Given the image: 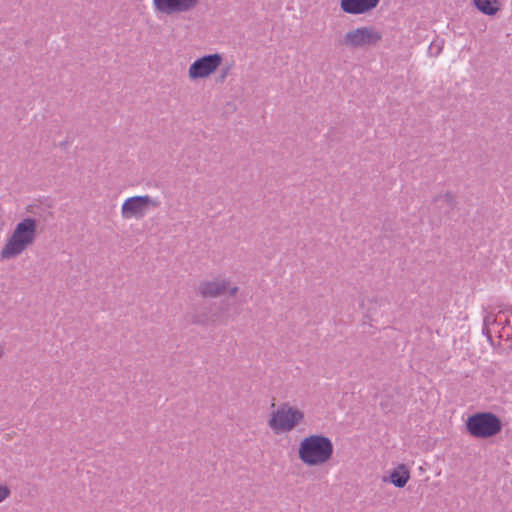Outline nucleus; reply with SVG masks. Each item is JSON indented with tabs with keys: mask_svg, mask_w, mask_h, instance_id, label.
I'll list each match as a JSON object with an SVG mask.
<instances>
[{
	"mask_svg": "<svg viewBox=\"0 0 512 512\" xmlns=\"http://www.w3.org/2000/svg\"><path fill=\"white\" fill-rule=\"evenodd\" d=\"M38 221L31 217L23 218L16 225L0 252L1 260H9L21 255L32 246L37 236Z\"/></svg>",
	"mask_w": 512,
	"mask_h": 512,
	"instance_id": "nucleus-1",
	"label": "nucleus"
},
{
	"mask_svg": "<svg viewBox=\"0 0 512 512\" xmlns=\"http://www.w3.org/2000/svg\"><path fill=\"white\" fill-rule=\"evenodd\" d=\"M334 446L331 439L323 434H310L298 445V457L308 466H322L333 456Z\"/></svg>",
	"mask_w": 512,
	"mask_h": 512,
	"instance_id": "nucleus-2",
	"label": "nucleus"
},
{
	"mask_svg": "<svg viewBox=\"0 0 512 512\" xmlns=\"http://www.w3.org/2000/svg\"><path fill=\"white\" fill-rule=\"evenodd\" d=\"M482 334L486 336L491 346H494L493 336L512 342V307L506 306L499 310L497 315L491 313L485 315Z\"/></svg>",
	"mask_w": 512,
	"mask_h": 512,
	"instance_id": "nucleus-3",
	"label": "nucleus"
},
{
	"mask_svg": "<svg viewBox=\"0 0 512 512\" xmlns=\"http://www.w3.org/2000/svg\"><path fill=\"white\" fill-rule=\"evenodd\" d=\"M304 421V413L289 403H282L272 412L268 426L277 435L292 432Z\"/></svg>",
	"mask_w": 512,
	"mask_h": 512,
	"instance_id": "nucleus-4",
	"label": "nucleus"
},
{
	"mask_svg": "<svg viewBox=\"0 0 512 512\" xmlns=\"http://www.w3.org/2000/svg\"><path fill=\"white\" fill-rule=\"evenodd\" d=\"M466 430L474 438L487 439L500 433L502 422L492 412H478L468 417Z\"/></svg>",
	"mask_w": 512,
	"mask_h": 512,
	"instance_id": "nucleus-5",
	"label": "nucleus"
},
{
	"mask_svg": "<svg viewBox=\"0 0 512 512\" xmlns=\"http://www.w3.org/2000/svg\"><path fill=\"white\" fill-rule=\"evenodd\" d=\"M161 202L158 197L137 195L127 198L121 206V217L125 220L142 219L150 210L156 209Z\"/></svg>",
	"mask_w": 512,
	"mask_h": 512,
	"instance_id": "nucleus-6",
	"label": "nucleus"
},
{
	"mask_svg": "<svg viewBox=\"0 0 512 512\" xmlns=\"http://www.w3.org/2000/svg\"><path fill=\"white\" fill-rule=\"evenodd\" d=\"M382 39V33L373 26H363L347 31L342 44L351 49L376 45Z\"/></svg>",
	"mask_w": 512,
	"mask_h": 512,
	"instance_id": "nucleus-7",
	"label": "nucleus"
},
{
	"mask_svg": "<svg viewBox=\"0 0 512 512\" xmlns=\"http://www.w3.org/2000/svg\"><path fill=\"white\" fill-rule=\"evenodd\" d=\"M223 57L219 53L204 55L197 58L188 69V77L195 81L211 76L222 64Z\"/></svg>",
	"mask_w": 512,
	"mask_h": 512,
	"instance_id": "nucleus-8",
	"label": "nucleus"
},
{
	"mask_svg": "<svg viewBox=\"0 0 512 512\" xmlns=\"http://www.w3.org/2000/svg\"><path fill=\"white\" fill-rule=\"evenodd\" d=\"M238 290V286L234 285L227 277L203 280L197 287V292L205 298H216L225 292H228L230 296H234Z\"/></svg>",
	"mask_w": 512,
	"mask_h": 512,
	"instance_id": "nucleus-9",
	"label": "nucleus"
},
{
	"mask_svg": "<svg viewBox=\"0 0 512 512\" xmlns=\"http://www.w3.org/2000/svg\"><path fill=\"white\" fill-rule=\"evenodd\" d=\"M198 3L199 0H153L155 10L165 15L189 12Z\"/></svg>",
	"mask_w": 512,
	"mask_h": 512,
	"instance_id": "nucleus-10",
	"label": "nucleus"
},
{
	"mask_svg": "<svg viewBox=\"0 0 512 512\" xmlns=\"http://www.w3.org/2000/svg\"><path fill=\"white\" fill-rule=\"evenodd\" d=\"M380 0H340V8L350 15H361L375 9Z\"/></svg>",
	"mask_w": 512,
	"mask_h": 512,
	"instance_id": "nucleus-11",
	"label": "nucleus"
},
{
	"mask_svg": "<svg viewBox=\"0 0 512 512\" xmlns=\"http://www.w3.org/2000/svg\"><path fill=\"white\" fill-rule=\"evenodd\" d=\"M472 4L486 16H495L502 9L500 0H472Z\"/></svg>",
	"mask_w": 512,
	"mask_h": 512,
	"instance_id": "nucleus-12",
	"label": "nucleus"
},
{
	"mask_svg": "<svg viewBox=\"0 0 512 512\" xmlns=\"http://www.w3.org/2000/svg\"><path fill=\"white\" fill-rule=\"evenodd\" d=\"M410 479V473L407 467L404 464L398 465L394 470L390 473V481L391 483L397 487H404Z\"/></svg>",
	"mask_w": 512,
	"mask_h": 512,
	"instance_id": "nucleus-13",
	"label": "nucleus"
},
{
	"mask_svg": "<svg viewBox=\"0 0 512 512\" xmlns=\"http://www.w3.org/2000/svg\"><path fill=\"white\" fill-rule=\"evenodd\" d=\"M437 201H441L446 203L447 205L453 207L456 203L455 196L451 192H446L445 194L439 196Z\"/></svg>",
	"mask_w": 512,
	"mask_h": 512,
	"instance_id": "nucleus-14",
	"label": "nucleus"
},
{
	"mask_svg": "<svg viewBox=\"0 0 512 512\" xmlns=\"http://www.w3.org/2000/svg\"><path fill=\"white\" fill-rule=\"evenodd\" d=\"M442 51V45L440 43L432 42L428 48V52L431 55L437 56Z\"/></svg>",
	"mask_w": 512,
	"mask_h": 512,
	"instance_id": "nucleus-15",
	"label": "nucleus"
},
{
	"mask_svg": "<svg viewBox=\"0 0 512 512\" xmlns=\"http://www.w3.org/2000/svg\"><path fill=\"white\" fill-rule=\"evenodd\" d=\"M10 496V489L6 485L0 486V503Z\"/></svg>",
	"mask_w": 512,
	"mask_h": 512,
	"instance_id": "nucleus-16",
	"label": "nucleus"
},
{
	"mask_svg": "<svg viewBox=\"0 0 512 512\" xmlns=\"http://www.w3.org/2000/svg\"><path fill=\"white\" fill-rule=\"evenodd\" d=\"M3 353H4L3 348H2V346H0V358L3 356Z\"/></svg>",
	"mask_w": 512,
	"mask_h": 512,
	"instance_id": "nucleus-17",
	"label": "nucleus"
}]
</instances>
